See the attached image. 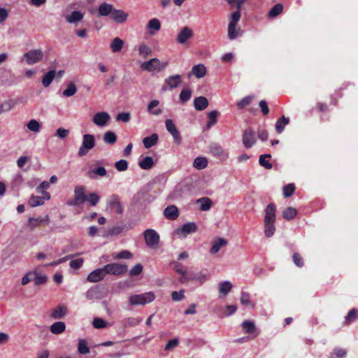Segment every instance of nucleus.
<instances>
[{"mask_svg": "<svg viewBox=\"0 0 358 358\" xmlns=\"http://www.w3.org/2000/svg\"><path fill=\"white\" fill-rule=\"evenodd\" d=\"M192 96V91L189 88L182 89L180 93V101L185 103L190 99Z\"/></svg>", "mask_w": 358, "mask_h": 358, "instance_id": "obj_51", "label": "nucleus"}, {"mask_svg": "<svg viewBox=\"0 0 358 358\" xmlns=\"http://www.w3.org/2000/svg\"><path fill=\"white\" fill-rule=\"evenodd\" d=\"M55 74L56 72L55 70H50L43 76L42 84L45 87H48L51 84L55 77Z\"/></svg>", "mask_w": 358, "mask_h": 358, "instance_id": "obj_43", "label": "nucleus"}, {"mask_svg": "<svg viewBox=\"0 0 358 358\" xmlns=\"http://www.w3.org/2000/svg\"><path fill=\"white\" fill-rule=\"evenodd\" d=\"M206 68L203 64L194 65L192 68L191 72L188 74V77L192 74L197 78H201L206 76Z\"/></svg>", "mask_w": 358, "mask_h": 358, "instance_id": "obj_26", "label": "nucleus"}, {"mask_svg": "<svg viewBox=\"0 0 358 358\" xmlns=\"http://www.w3.org/2000/svg\"><path fill=\"white\" fill-rule=\"evenodd\" d=\"M295 189V187L294 184L289 183L287 185H285L283 187V195L285 197H289L291 196Z\"/></svg>", "mask_w": 358, "mask_h": 358, "instance_id": "obj_58", "label": "nucleus"}, {"mask_svg": "<svg viewBox=\"0 0 358 358\" xmlns=\"http://www.w3.org/2000/svg\"><path fill=\"white\" fill-rule=\"evenodd\" d=\"M106 276L103 267L99 268L92 271L87 276V280L90 282H98L104 279Z\"/></svg>", "mask_w": 358, "mask_h": 358, "instance_id": "obj_14", "label": "nucleus"}, {"mask_svg": "<svg viewBox=\"0 0 358 358\" xmlns=\"http://www.w3.org/2000/svg\"><path fill=\"white\" fill-rule=\"evenodd\" d=\"M92 324L96 329H102L107 327V322L99 317L94 318Z\"/></svg>", "mask_w": 358, "mask_h": 358, "instance_id": "obj_61", "label": "nucleus"}, {"mask_svg": "<svg viewBox=\"0 0 358 358\" xmlns=\"http://www.w3.org/2000/svg\"><path fill=\"white\" fill-rule=\"evenodd\" d=\"M289 122V119L288 117H285L284 115L279 120H278L275 124V128L276 132L278 134H281L285 126H287Z\"/></svg>", "mask_w": 358, "mask_h": 358, "instance_id": "obj_33", "label": "nucleus"}, {"mask_svg": "<svg viewBox=\"0 0 358 358\" xmlns=\"http://www.w3.org/2000/svg\"><path fill=\"white\" fill-rule=\"evenodd\" d=\"M101 297V288L99 285L90 287L86 292V298L88 300L100 299Z\"/></svg>", "mask_w": 358, "mask_h": 358, "instance_id": "obj_20", "label": "nucleus"}, {"mask_svg": "<svg viewBox=\"0 0 358 358\" xmlns=\"http://www.w3.org/2000/svg\"><path fill=\"white\" fill-rule=\"evenodd\" d=\"M271 157V156L269 154H264L260 155L259 159V164L266 169H271L273 167L272 164L270 163L268 160H266V158H270Z\"/></svg>", "mask_w": 358, "mask_h": 358, "instance_id": "obj_48", "label": "nucleus"}, {"mask_svg": "<svg viewBox=\"0 0 358 358\" xmlns=\"http://www.w3.org/2000/svg\"><path fill=\"white\" fill-rule=\"evenodd\" d=\"M95 146V137L92 134H84L83 136V142L78 152L79 157L85 156L89 150Z\"/></svg>", "mask_w": 358, "mask_h": 358, "instance_id": "obj_5", "label": "nucleus"}, {"mask_svg": "<svg viewBox=\"0 0 358 358\" xmlns=\"http://www.w3.org/2000/svg\"><path fill=\"white\" fill-rule=\"evenodd\" d=\"M117 136L114 131H107L103 134V140L107 144L113 145L117 141Z\"/></svg>", "mask_w": 358, "mask_h": 358, "instance_id": "obj_42", "label": "nucleus"}, {"mask_svg": "<svg viewBox=\"0 0 358 358\" xmlns=\"http://www.w3.org/2000/svg\"><path fill=\"white\" fill-rule=\"evenodd\" d=\"M141 321L142 319L136 317H127L122 320V323L124 328H127L137 326L140 322H141Z\"/></svg>", "mask_w": 358, "mask_h": 358, "instance_id": "obj_44", "label": "nucleus"}, {"mask_svg": "<svg viewBox=\"0 0 358 358\" xmlns=\"http://www.w3.org/2000/svg\"><path fill=\"white\" fill-rule=\"evenodd\" d=\"M167 65V62L161 63L159 59L152 58L148 62H143L141 67L144 71L152 72L154 71H161L164 70Z\"/></svg>", "mask_w": 358, "mask_h": 358, "instance_id": "obj_7", "label": "nucleus"}, {"mask_svg": "<svg viewBox=\"0 0 358 358\" xmlns=\"http://www.w3.org/2000/svg\"><path fill=\"white\" fill-rule=\"evenodd\" d=\"M124 41L121 38L117 37L111 41L110 48L113 52H118L122 49Z\"/></svg>", "mask_w": 358, "mask_h": 358, "instance_id": "obj_39", "label": "nucleus"}, {"mask_svg": "<svg viewBox=\"0 0 358 358\" xmlns=\"http://www.w3.org/2000/svg\"><path fill=\"white\" fill-rule=\"evenodd\" d=\"M154 161L152 157H145L142 159L139 160V166L144 170H148L152 167Z\"/></svg>", "mask_w": 358, "mask_h": 358, "instance_id": "obj_34", "label": "nucleus"}, {"mask_svg": "<svg viewBox=\"0 0 358 358\" xmlns=\"http://www.w3.org/2000/svg\"><path fill=\"white\" fill-rule=\"evenodd\" d=\"M143 266L141 264H136L129 271V275L131 276H137L142 273Z\"/></svg>", "mask_w": 358, "mask_h": 358, "instance_id": "obj_62", "label": "nucleus"}, {"mask_svg": "<svg viewBox=\"0 0 358 358\" xmlns=\"http://www.w3.org/2000/svg\"><path fill=\"white\" fill-rule=\"evenodd\" d=\"M66 329V324L64 322H56L53 323L50 327V330L53 334H60L63 332H64Z\"/></svg>", "mask_w": 358, "mask_h": 358, "instance_id": "obj_31", "label": "nucleus"}, {"mask_svg": "<svg viewBox=\"0 0 358 358\" xmlns=\"http://www.w3.org/2000/svg\"><path fill=\"white\" fill-rule=\"evenodd\" d=\"M103 269L106 275H120L127 271V266L118 263H111L105 265Z\"/></svg>", "mask_w": 358, "mask_h": 358, "instance_id": "obj_9", "label": "nucleus"}, {"mask_svg": "<svg viewBox=\"0 0 358 358\" xmlns=\"http://www.w3.org/2000/svg\"><path fill=\"white\" fill-rule=\"evenodd\" d=\"M115 167L118 171H124L128 169V162L125 159H120L115 163Z\"/></svg>", "mask_w": 358, "mask_h": 358, "instance_id": "obj_57", "label": "nucleus"}, {"mask_svg": "<svg viewBox=\"0 0 358 358\" xmlns=\"http://www.w3.org/2000/svg\"><path fill=\"white\" fill-rule=\"evenodd\" d=\"M185 290L180 289L179 292L174 291L171 293V299L174 301H180L185 298Z\"/></svg>", "mask_w": 358, "mask_h": 358, "instance_id": "obj_60", "label": "nucleus"}, {"mask_svg": "<svg viewBox=\"0 0 358 358\" xmlns=\"http://www.w3.org/2000/svg\"><path fill=\"white\" fill-rule=\"evenodd\" d=\"M43 55L41 50H31L22 55L20 58V62H23L25 61L28 65H33L41 62L43 59Z\"/></svg>", "mask_w": 358, "mask_h": 358, "instance_id": "obj_6", "label": "nucleus"}, {"mask_svg": "<svg viewBox=\"0 0 358 358\" xmlns=\"http://www.w3.org/2000/svg\"><path fill=\"white\" fill-rule=\"evenodd\" d=\"M161 29V22L157 18L150 20L147 24V29L151 36H154Z\"/></svg>", "mask_w": 358, "mask_h": 358, "instance_id": "obj_23", "label": "nucleus"}, {"mask_svg": "<svg viewBox=\"0 0 358 358\" xmlns=\"http://www.w3.org/2000/svg\"><path fill=\"white\" fill-rule=\"evenodd\" d=\"M275 206L273 203H269L265 210L264 220V234L267 238L273 236L275 231Z\"/></svg>", "mask_w": 358, "mask_h": 358, "instance_id": "obj_1", "label": "nucleus"}, {"mask_svg": "<svg viewBox=\"0 0 358 358\" xmlns=\"http://www.w3.org/2000/svg\"><path fill=\"white\" fill-rule=\"evenodd\" d=\"M208 159L203 157H197L195 158L193 166L198 170H202L207 167Z\"/></svg>", "mask_w": 358, "mask_h": 358, "instance_id": "obj_40", "label": "nucleus"}, {"mask_svg": "<svg viewBox=\"0 0 358 358\" xmlns=\"http://www.w3.org/2000/svg\"><path fill=\"white\" fill-rule=\"evenodd\" d=\"M44 201V197L32 195L29 199V205L31 207H36L43 205Z\"/></svg>", "mask_w": 358, "mask_h": 358, "instance_id": "obj_47", "label": "nucleus"}, {"mask_svg": "<svg viewBox=\"0 0 358 358\" xmlns=\"http://www.w3.org/2000/svg\"><path fill=\"white\" fill-rule=\"evenodd\" d=\"M77 92V87L73 82H70L66 89L63 91V95L66 97H70L74 95Z\"/></svg>", "mask_w": 358, "mask_h": 358, "instance_id": "obj_45", "label": "nucleus"}, {"mask_svg": "<svg viewBox=\"0 0 358 358\" xmlns=\"http://www.w3.org/2000/svg\"><path fill=\"white\" fill-rule=\"evenodd\" d=\"M231 8H236L240 12L241 6L245 2V0H225Z\"/></svg>", "mask_w": 358, "mask_h": 358, "instance_id": "obj_59", "label": "nucleus"}, {"mask_svg": "<svg viewBox=\"0 0 358 358\" xmlns=\"http://www.w3.org/2000/svg\"><path fill=\"white\" fill-rule=\"evenodd\" d=\"M182 83V78L180 75L170 76L165 79V83L170 89H174L178 87Z\"/></svg>", "mask_w": 358, "mask_h": 358, "instance_id": "obj_27", "label": "nucleus"}, {"mask_svg": "<svg viewBox=\"0 0 358 358\" xmlns=\"http://www.w3.org/2000/svg\"><path fill=\"white\" fill-rule=\"evenodd\" d=\"M193 37V30L190 27L185 26L180 29L177 34L176 41L178 44L187 45Z\"/></svg>", "mask_w": 358, "mask_h": 358, "instance_id": "obj_8", "label": "nucleus"}, {"mask_svg": "<svg viewBox=\"0 0 358 358\" xmlns=\"http://www.w3.org/2000/svg\"><path fill=\"white\" fill-rule=\"evenodd\" d=\"M181 232L185 236L192 233H194L197 230V226L194 222H187L184 224L181 228Z\"/></svg>", "mask_w": 358, "mask_h": 358, "instance_id": "obj_38", "label": "nucleus"}, {"mask_svg": "<svg viewBox=\"0 0 358 358\" xmlns=\"http://www.w3.org/2000/svg\"><path fill=\"white\" fill-rule=\"evenodd\" d=\"M100 196L95 192H91L87 195L86 201H88L92 206H95L99 201Z\"/></svg>", "mask_w": 358, "mask_h": 358, "instance_id": "obj_52", "label": "nucleus"}, {"mask_svg": "<svg viewBox=\"0 0 358 358\" xmlns=\"http://www.w3.org/2000/svg\"><path fill=\"white\" fill-rule=\"evenodd\" d=\"M159 101L157 99L152 100L148 105V112L150 115H160L162 113V110L158 108Z\"/></svg>", "mask_w": 358, "mask_h": 358, "instance_id": "obj_29", "label": "nucleus"}, {"mask_svg": "<svg viewBox=\"0 0 358 358\" xmlns=\"http://www.w3.org/2000/svg\"><path fill=\"white\" fill-rule=\"evenodd\" d=\"M297 214V210L293 207H287L282 211V217L286 220L294 219Z\"/></svg>", "mask_w": 358, "mask_h": 358, "instance_id": "obj_41", "label": "nucleus"}, {"mask_svg": "<svg viewBox=\"0 0 358 358\" xmlns=\"http://www.w3.org/2000/svg\"><path fill=\"white\" fill-rule=\"evenodd\" d=\"M117 122H129L131 120V114L127 112H123L117 114L115 118Z\"/></svg>", "mask_w": 358, "mask_h": 358, "instance_id": "obj_56", "label": "nucleus"}, {"mask_svg": "<svg viewBox=\"0 0 358 358\" xmlns=\"http://www.w3.org/2000/svg\"><path fill=\"white\" fill-rule=\"evenodd\" d=\"M138 51L139 54L143 57H146L152 52L151 49L145 44H142L139 46Z\"/></svg>", "mask_w": 358, "mask_h": 358, "instance_id": "obj_63", "label": "nucleus"}, {"mask_svg": "<svg viewBox=\"0 0 358 358\" xmlns=\"http://www.w3.org/2000/svg\"><path fill=\"white\" fill-rule=\"evenodd\" d=\"M107 208L117 214H122L123 212V207L120 202V199L118 195L113 194L110 196L107 200Z\"/></svg>", "mask_w": 358, "mask_h": 358, "instance_id": "obj_10", "label": "nucleus"}, {"mask_svg": "<svg viewBox=\"0 0 358 358\" xmlns=\"http://www.w3.org/2000/svg\"><path fill=\"white\" fill-rule=\"evenodd\" d=\"M256 143L255 132L251 129H246L243 134V143L245 148H252Z\"/></svg>", "mask_w": 358, "mask_h": 358, "instance_id": "obj_12", "label": "nucleus"}, {"mask_svg": "<svg viewBox=\"0 0 358 358\" xmlns=\"http://www.w3.org/2000/svg\"><path fill=\"white\" fill-rule=\"evenodd\" d=\"M27 127L29 130L34 131L35 133L39 132L41 125L39 122L36 120H31L27 124Z\"/></svg>", "mask_w": 358, "mask_h": 358, "instance_id": "obj_50", "label": "nucleus"}, {"mask_svg": "<svg viewBox=\"0 0 358 358\" xmlns=\"http://www.w3.org/2000/svg\"><path fill=\"white\" fill-rule=\"evenodd\" d=\"M228 241L224 238H218L212 242V247L210 249V253L212 255L217 254L220 250L227 245Z\"/></svg>", "mask_w": 358, "mask_h": 358, "instance_id": "obj_21", "label": "nucleus"}, {"mask_svg": "<svg viewBox=\"0 0 358 358\" xmlns=\"http://www.w3.org/2000/svg\"><path fill=\"white\" fill-rule=\"evenodd\" d=\"M110 119V115L106 112H99L93 117V122L98 127H105Z\"/></svg>", "mask_w": 358, "mask_h": 358, "instance_id": "obj_13", "label": "nucleus"}, {"mask_svg": "<svg viewBox=\"0 0 358 358\" xmlns=\"http://www.w3.org/2000/svg\"><path fill=\"white\" fill-rule=\"evenodd\" d=\"M107 174L106 169L103 166H99L94 169H92L88 173V176L90 178H95L96 176L104 177Z\"/></svg>", "mask_w": 358, "mask_h": 358, "instance_id": "obj_37", "label": "nucleus"}, {"mask_svg": "<svg viewBox=\"0 0 358 358\" xmlns=\"http://www.w3.org/2000/svg\"><path fill=\"white\" fill-rule=\"evenodd\" d=\"M242 327L245 329V333L252 334L255 330V326L254 322L250 320H245L242 323Z\"/></svg>", "mask_w": 358, "mask_h": 358, "instance_id": "obj_54", "label": "nucleus"}, {"mask_svg": "<svg viewBox=\"0 0 358 358\" xmlns=\"http://www.w3.org/2000/svg\"><path fill=\"white\" fill-rule=\"evenodd\" d=\"M84 17V13L79 10H75L66 17V20L71 24H76L82 21Z\"/></svg>", "mask_w": 358, "mask_h": 358, "instance_id": "obj_24", "label": "nucleus"}, {"mask_svg": "<svg viewBox=\"0 0 358 358\" xmlns=\"http://www.w3.org/2000/svg\"><path fill=\"white\" fill-rule=\"evenodd\" d=\"M210 278V274L199 271L197 273H189L187 277V282L190 280H195L199 282L201 285L204 283Z\"/></svg>", "mask_w": 358, "mask_h": 358, "instance_id": "obj_15", "label": "nucleus"}, {"mask_svg": "<svg viewBox=\"0 0 358 358\" xmlns=\"http://www.w3.org/2000/svg\"><path fill=\"white\" fill-rule=\"evenodd\" d=\"M358 318V311L357 309L353 308L350 310L345 317V323L349 324Z\"/></svg>", "mask_w": 358, "mask_h": 358, "instance_id": "obj_53", "label": "nucleus"}, {"mask_svg": "<svg viewBox=\"0 0 358 358\" xmlns=\"http://www.w3.org/2000/svg\"><path fill=\"white\" fill-rule=\"evenodd\" d=\"M196 203L200 204V210H208L212 206V201L208 197H202L196 200Z\"/></svg>", "mask_w": 358, "mask_h": 358, "instance_id": "obj_35", "label": "nucleus"}, {"mask_svg": "<svg viewBox=\"0 0 358 358\" xmlns=\"http://www.w3.org/2000/svg\"><path fill=\"white\" fill-rule=\"evenodd\" d=\"M155 299V294L152 292H149L140 294L131 295L129 298V302L132 306L145 305L153 301Z\"/></svg>", "mask_w": 358, "mask_h": 358, "instance_id": "obj_3", "label": "nucleus"}, {"mask_svg": "<svg viewBox=\"0 0 358 358\" xmlns=\"http://www.w3.org/2000/svg\"><path fill=\"white\" fill-rule=\"evenodd\" d=\"M113 5L106 2L101 3L98 8L99 15L101 17L111 16Z\"/></svg>", "mask_w": 358, "mask_h": 358, "instance_id": "obj_25", "label": "nucleus"}, {"mask_svg": "<svg viewBox=\"0 0 358 358\" xmlns=\"http://www.w3.org/2000/svg\"><path fill=\"white\" fill-rule=\"evenodd\" d=\"M129 15L122 10H117L115 8L113 10L110 19L116 23L122 24L128 19Z\"/></svg>", "mask_w": 358, "mask_h": 358, "instance_id": "obj_17", "label": "nucleus"}, {"mask_svg": "<svg viewBox=\"0 0 358 358\" xmlns=\"http://www.w3.org/2000/svg\"><path fill=\"white\" fill-rule=\"evenodd\" d=\"M232 287V284L227 280L221 282L218 285L219 292L223 296L227 295L231 292Z\"/></svg>", "mask_w": 358, "mask_h": 358, "instance_id": "obj_32", "label": "nucleus"}, {"mask_svg": "<svg viewBox=\"0 0 358 358\" xmlns=\"http://www.w3.org/2000/svg\"><path fill=\"white\" fill-rule=\"evenodd\" d=\"M50 222L49 216L45 215L44 217H38L36 218L30 217L28 220L27 227H29L31 230H33L34 228L40 226L41 223L48 224Z\"/></svg>", "mask_w": 358, "mask_h": 358, "instance_id": "obj_19", "label": "nucleus"}, {"mask_svg": "<svg viewBox=\"0 0 358 358\" xmlns=\"http://www.w3.org/2000/svg\"><path fill=\"white\" fill-rule=\"evenodd\" d=\"M164 215L169 220H175L179 216L178 208L174 205L169 206L164 209Z\"/></svg>", "mask_w": 358, "mask_h": 358, "instance_id": "obj_22", "label": "nucleus"}, {"mask_svg": "<svg viewBox=\"0 0 358 358\" xmlns=\"http://www.w3.org/2000/svg\"><path fill=\"white\" fill-rule=\"evenodd\" d=\"M241 19V12L236 10L230 15V20L227 28V36L230 40H234L241 36L243 34L240 27H237V24Z\"/></svg>", "mask_w": 358, "mask_h": 358, "instance_id": "obj_2", "label": "nucleus"}, {"mask_svg": "<svg viewBox=\"0 0 358 358\" xmlns=\"http://www.w3.org/2000/svg\"><path fill=\"white\" fill-rule=\"evenodd\" d=\"M144 238L145 243L149 248H154L159 244V236L153 229H146L144 231Z\"/></svg>", "mask_w": 358, "mask_h": 358, "instance_id": "obj_11", "label": "nucleus"}, {"mask_svg": "<svg viewBox=\"0 0 358 358\" xmlns=\"http://www.w3.org/2000/svg\"><path fill=\"white\" fill-rule=\"evenodd\" d=\"M159 137L157 134H152L150 136L143 138V143L145 148L148 149L155 145L158 143Z\"/></svg>", "mask_w": 358, "mask_h": 358, "instance_id": "obj_30", "label": "nucleus"}, {"mask_svg": "<svg viewBox=\"0 0 358 358\" xmlns=\"http://www.w3.org/2000/svg\"><path fill=\"white\" fill-rule=\"evenodd\" d=\"M210 152L215 157L221 159L228 158V153L218 143H213L210 145Z\"/></svg>", "mask_w": 358, "mask_h": 358, "instance_id": "obj_16", "label": "nucleus"}, {"mask_svg": "<svg viewBox=\"0 0 358 358\" xmlns=\"http://www.w3.org/2000/svg\"><path fill=\"white\" fill-rule=\"evenodd\" d=\"M33 275H34V281L35 285H39L46 282L47 277L45 275H41L37 272H33Z\"/></svg>", "mask_w": 358, "mask_h": 358, "instance_id": "obj_55", "label": "nucleus"}, {"mask_svg": "<svg viewBox=\"0 0 358 358\" xmlns=\"http://www.w3.org/2000/svg\"><path fill=\"white\" fill-rule=\"evenodd\" d=\"M194 106L196 110H203L208 106V101L205 96H198L194 100Z\"/></svg>", "mask_w": 358, "mask_h": 358, "instance_id": "obj_28", "label": "nucleus"}, {"mask_svg": "<svg viewBox=\"0 0 358 358\" xmlns=\"http://www.w3.org/2000/svg\"><path fill=\"white\" fill-rule=\"evenodd\" d=\"M293 262L298 267H302L303 266V259L302 257L297 252H294L292 256Z\"/></svg>", "mask_w": 358, "mask_h": 358, "instance_id": "obj_64", "label": "nucleus"}, {"mask_svg": "<svg viewBox=\"0 0 358 358\" xmlns=\"http://www.w3.org/2000/svg\"><path fill=\"white\" fill-rule=\"evenodd\" d=\"M283 10V6L281 3L275 4L268 12V17L271 18L275 17Z\"/></svg>", "mask_w": 358, "mask_h": 358, "instance_id": "obj_46", "label": "nucleus"}, {"mask_svg": "<svg viewBox=\"0 0 358 358\" xmlns=\"http://www.w3.org/2000/svg\"><path fill=\"white\" fill-rule=\"evenodd\" d=\"M78 351L80 354L86 355L90 352V348L85 339H80L78 341Z\"/></svg>", "mask_w": 358, "mask_h": 358, "instance_id": "obj_49", "label": "nucleus"}, {"mask_svg": "<svg viewBox=\"0 0 358 358\" xmlns=\"http://www.w3.org/2000/svg\"><path fill=\"white\" fill-rule=\"evenodd\" d=\"M67 313V307L64 305L60 304L52 310L50 317L54 320H59L64 318Z\"/></svg>", "mask_w": 358, "mask_h": 358, "instance_id": "obj_18", "label": "nucleus"}, {"mask_svg": "<svg viewBox=\"0 0 358 358\" xmlns=\"http://www.w3.org/2000/svg\"><path fill=\"white\" fill-rule=\"evenodd\" d=\"M174 268L176 271L181 275V277L179 279L180 282L182 283H186L188 273H187V271L182 268V265L180 263L176 262Z\"/></svg>", "mask_w": 358, "mask_h": 358, "instance_id": "obj_36", "label": "nucleus"}, {"mask_svg": "<svg viewBox=\"0 0 358 358\" xmlns=\"http://www.w3.org/2000/svg\"><path fill=\"white\" fill-rule=\"evenodd\" d=\"M86 187L83 185H77L74 188V199L67 201V205L76 206L84 203L86 201Z\"/></svg>", "mask_w": 358, "mask_h": 358, "instance_id": "obj_4", "label": "nucleus"}]
</instances>
